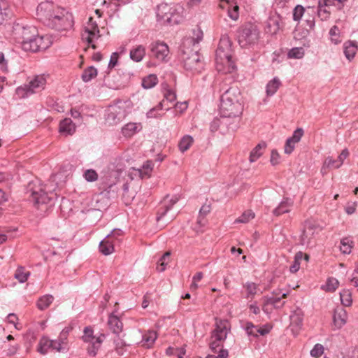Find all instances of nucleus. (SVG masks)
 I'll return each mask as SVG.
<instances>
[{"label": "nucleus", "instance_id": "7", "mask_svg": "<svg viewBox=\"0 0 358 358\" xmlns=\"http://www.w3.org/2000/svg\"><path fill=\"white\" fill-rule=\"evenodd\" d=\"M259 32L257 27L252 24H247L242 27L238 36V42L243 47L255 43L259 39Z\"/></svg>", "mask_w": 358, "mask_h": 358}, {"label": "nucleus", "instance_id": "51", "mask_svg": "<svg viewBox=\"0 0 358 358\" xmlns=\"http://www.w3.org/2000/svg\"><path fill=\"white\" fill-rule=\"evenodd\" d=\"M303 254L301 252H299L296 254L294 257V261L293 264L290 266V271L292 273H296L299 271L300 268V261L302 259Z\"/></svg>", "mask_w": 358, "mask_h": 358}, {"label": "nucleus", "instance_id": "34", "mask_svg": "<svg viewBox=\"0 0 358 358\" xmlns=\"http://www.w3.org/2000/svg\"><path fill=\"white\" fill-rule=\"evenodd\" d=\"M53 341L49 340L47 337L41 338L37 347V351L42 355H45L50 348H52Z\"/></svg>", "mask_w": 358, "mask_h": 358}, {"label": "nucleus", "instance_id": "18", "mask_svg": "<svg viewBox=\"0 0 358 358\" xmlns=\"http://www.w3.org/2000/svg\"><path fill=\"white\" fill-rule=\"evenodd\" d=\"M120 231H114L111 234L108 235L99 244V251L104 255H110L114 252L113 237L115 235L120 236Z\"/></svg>", "mask_w": 358, "mask_h": 358}, {"label": "nucleus", "instance_id": "33", "mask_svg": "<svg viewBox=\"0 0 358 358\" xmlns=\"http://www.w3.org/2000/svg\"><path fill=\"white\" fill-rule=\"evenodd\" d=\"M67 334L66 332H62L57 341H53L52 349L56 350L57 352H64L67 349L66 341Z\"/></svg>", "mask_w": 358, "mask_h": 358}, {"label": "nucleus", "instance_id": "8", "mask_svg": "<svg viewBox=\"0 0 358 358\" xmlns=\"http://www.w3.org/2000/svg\"><path fill=\"white\" fill-rule=\"evenodd\" d=\"M322 231V227L315 220H308L305 222L302 234L300 237L303 245L310 246L316 234Z\"/></svg>", "mask_w": 358, "mask_h": 358}, {"label": "nucleus", "instance_id": "32", "mask_svg": "<svg viewBox=\"0 0 358 358\" xmlns=\"http://www.w3.org/2000/svg\"><path fill=\"white\" fill-rule=\"evenodd\" d=\"M266 148V145L264 143H259L257 144L250 152L249 156V161L251 163L256 162L259 158H260Z\"/></svg>", "mask_w": 358, "mask_h": 358}, {"label": "nucleus", "instance_id": "28", "mask_svg": "<svg viewBox=\"0 0 358 358\" xmlns=\"http://www.w3.org/2000/svg\"><path fill=\"white\" fill-rule=\"evenodd\" d=\"M76 131L75 124L70 118H65L60 122L59 132L65 135H72Z\"/></svg>", "mask_w": 358, "mask_h": 358}, {"label": "nucleus", "instance_id": "29", "mask_svg": "<svg viewBox=\"0 0 358 358\" xmlns=\"http://www.w3.org/2000/svg\"><path fill=\"white\" fill-rule=\"evenodd\" d=\"M129 55L133 61L139 62L145 55V48L142 45H138L131 50Z\"/></svg>", "mask_w": 358, "mask_h": 358}, {"label": "nucleus", "instance_id": "41", "mask_svg": "<svg viewBox=\"0 0 358 358\" xmlns=\"http://www.w3.org/2000/svg\"><path fill=\"white\" fill-rule=\"evenodd\" d=\"M193 142L194 139L192 136L189 135L185 136L179 142V150L182 152L187 151L192 146Z\"/></svg>", "mask_w": 358, "mask_h": 358}, {"label": "nucleus", "instance_id": "10", "mask_svg": "<svg viewBox=\"0 0 358 358\" xmlns=\"http://www.w3.org/2000/svg\"><path fill=\"white\" fill-rule=\"evenodd\" d=\"M59 8L60 7L50 1H45L38 6L36 14L41 20L48 22L50 24Z\"/></svg>", "mask_w": 358, "mask_h": 358}, {"label": "nucleus", "instance_id": "43", "mask_svg": "<svg viewBox=\"0 0 358 358\" xmlns=\"http://www.w3.org/2000/svg\"><path fill=\"white\" fill-rule=\"evenodd\" d=\"M341 303L346 307L350 306L352 303V293L349 289H343L340 293Z\"/></svg>", "mask_w": 358, "mask_h": 358}, {"label": "nucleus", "instance_id": "27", "mask_svg": "<svg viewBox=\"0 0 358 358\" xmlns=\"http://www.w3.org/2000/svg\"><path fill=\"white\" fill-rule=\"evenodd\" d=\"M358 50L357 45L355 42L348 41L343 44V52L345 57L351 61L355 56Z\"/></svg>", "mask_w": 358, "mask_h": 358}, {"label": "nucleus", "instance_id": "46", "mask_svg": "<svg viewBox=\"0 0 358 358\" xmlns=\"http://www.w3.org/2000/svg\"><path fill=\"white\" fill-rule=\"evenodd\" d=\"M97 76V70L94 66H90L86 69L82 75V79L84 82H89Z\"/></svg>", "mask_w": 358, "mask_h": 358}, {"label": "nucleus", "instance_id": "35", "mask_svg": "<svg viewBox=\"0 0 358 358\" xmlns=\"http://www.w3.org/2000/svg\"><path fill=\"white\" fill-rule=\"evenodd\" d=\"M29 275L30 272L23 266H18L14 273V278L20 283L25 282Z\"/></svg>", "mask_w": 358, "mask_h": 358}, {"label": "nucleus", "instance_id": "22", "mask_svg": "<svg viewBox=\"0 0 358 358\" xmlns=\"http://www.w3.org/2000/svg\"><path fill=\"white\" fill-rule=\"evenodd\" d=\"M31 199L38 208L41 205L47 203L50 201L48 194L41 188L34 189L31 193Z\"/></svg>", "mask_w": 358, "mask_h": 358}, {"label": "nucleus", "instance_id": "3", "mask_svg": "<svg viewBox=\"0 0 358 358\" xmlns=\"http://www.w3.org/2000/svg\"><path fill=\"white\" fill-rule=\"evenodd\" d=\"M157 17L159 20L170 24H179L182 20L177 9L166 3H162L157 6Z\"/></svg>", "mask_w": 358, "mask_h": 358}, {"label": "nucleus", "instance_id": "47", "mask_svg": "<svg viewBox=\"0 0 358 358\" xmlns=\"http://www.w3.org/2000/svg\"><path fill=\"white\" fill-rule=\"evenodd\" d=\"M158 82L157 77L151 74L143 79L142 85L145 89L153 87Z\"/></svg>", "mask_w": 358, "mask_h": 358}, {"label": "nucleus", "instance_id": "26", "mask_svg": "<svg viewBox=\"0 0 358 358\" xmlns=\"http://www.w3.org/2000/svg\"><path fill=\"white\" fill-rule=\"evenodd\" d=\"M142 126L141 123L129 122L122 129V133L124 137L130 138L141 131Z\"/></svg>", "mask_w": 358, "mask_h": 358}, {"label": "nucleus", "instance_id": "20", "mask_svg": "<svg viewBox=\"0 0 358 358\" xmlns=\"http://www.w3.org/2000/svg\"><path fill=\"white\" fill-rule=\"evenodd\" d=\"M348 320V313L342 307L335 308L333 315V324L335 329H339L343 327Z\"/></svg>", "mask_w": 358, "mask_h": 358}, {"label": "nucleus", "instance_id": "54", "mask_svg": "<svg viewBox=\"0 0 358 358\" xmlns=\"http://www.w3.org/2000/svg\"><path fill=\"white\" fill-rule=\"evenodd\" d=\"M211 210L210 206L209 204H204L200 209L199 217V222L203 225H204V217L210 213Z\"/></svg>", "mask_w": 358, "mask_h": 358}, {"label": "nucleus", "instance_id": "9", "mask_svg": "<svg viewBox=\"0 0 358 358\" xmlns=\"http://www.w3.org/2000/svg\"><path fill=\"white\" fill-rule=\"evenodd\" d=\"M101 337H103V335L101 334L99 336H94L91 327H87L85 328L83 340L84 342L89 343L87 348L89 355L94 357L96 355L103 342Z\"/></svg>", "mask_w": 358, "mask_h": 358}, {"label": "nucleus", "instance_id": "31", "mask_svg": "<svg viewBox=\"0 0 358 358\" xmlns=\"http://www.w3.org/2000/svg\"><path fill=\"white\" fill-rule=\"evenodd\" d=\"M110 329L115 334H120L122 331L123 324L120 319L113 315H110L108 321Z\"/></svg>", "mask_w": 358, "mask_h": 358}, {"label": "nucleus", "instance_id": "55", "mask_svg": "<svg viewBox=\"0 0 358 358\" xmlns=\"http://www.w3.org/2000/svg\"><path fill=\"white\" fill-rule=\"evenodd\" d=\"M169 256H170V252H166L160 258V259L159 261V265L157 268L159 271L162 272L165 270V266L169 263Z\"/></svg>", "mask_w": 358, "mask_h": 358}, {"label": "nucleus", "instance_id": "36", "mask_svg": "<svg viewBox=\"0 0 358 358\" xmlns=\"http://www.w3.org/2000/svg\"><path fill=\"white\" fill-rule=\"evenodd\" d=\"M231 46V43L229 36L227 35H223L220 38L217 50H220L227 52H232Z\"/></svg>", "mask_w": 358, "mask_h": 358}, {"label": "nucleus", "instance_id": "11", "mask_svg": "<svg viewBox=\"0 0 358 358\" xmlns=\"http://www.w3.org/2000/svg\"><path fill=\"white\" fill-rule=\"evenodd\" d=\"M150 57L159 62H167L169 57V48L166 43L159 41L150 45Z\"/></svg>", "mask_w": 358, "mask_h": 358}, {"label": "nucleus", "instance_id": "38", "mask_svg": "<svg viewBox=\"0 0 358 358\" xmlns=\"http://www.w3.org/2000/svg\"><path fill=\"white\" fill-rule=\"evenodd\" d=\"M153 163L151 161H147L143 166L141 169L137 171L141 178H149L153 169Z\"/></svg>", "mask_w": 358, "mask_h": 358}, {"label": "nucleus", "instance_id": "45", "mask_svg": "<svg viewBox=\"0 0 358 358\" xmlns=\"http://www.w3.org/2000/svg\"><path fill=\"white\" fill-rule=\"evenodd\" d=\"M353 247V241L350 238H344L341 241L340 250L343 254H350Z\"/></svg>", "mask_w": 358, "mask_h": 358}, {"label": "nucleus", "instance_id": "2", "mask_svg": "<svg viewBox=\"0 0 358 358\" xmlns=\"http://www.w3.org/2000/svg\"><path fill=\"white\" fill-rule=\"evenodd\" d=\"M132 106V102L129 100L118 101L109 106L106 117L107 121L110 124H116L131 112Z\"/></svg>", "mask_w": 358, "mask_h": 358}, {"label": "nucleus", "instance_id": "6", "mask_svg": "<svg viewBox=\"0 0 358 358\" xmlns=\"http://www.w3.org/2000/svg\"><path fill=\"white\" fill-rule=\"evenodd\" d=\"M51 43L52 41L48 36H39L37 32L36 36L31 37L30 40L24 41L21 47L27 52H37L45 50L50 47Z\"/></svg>", "mask_w": 358, "mask_h": 358}, {"label": "nucleus", "instance_id": "58", "mask_svg": "<svg viewBox=\"0 0 358 358\" xmlns=\"http://www.w3.org/2000/svg\"><path fill=\"white\" fill-rule=\"evenodd\" d=\"M239 7L237 5L230 6L228 8V15L233 20H237L238 18Z\"/></svg>", "mask_w": 358, "mask_h": 358}, {"label": "nucleus", "instance_id": "25", "mask_svg": "<svg viewBox=\"0 0 358 358\" xmlns=\"http://www.w3.org/2000/svg\"><path fill=\"white\" fill-rule=\"evenodd\" d=\"M294 205V201L289 198L284 199L280 204L273 210V215L280 216L284 213L290 212Z\"/></svg>", "mask_w": 358, "mask_h": 358}, {"label": "nucleus", "instance_id": "4", "mask_svg": "<svg viewBox=\"0 0 358 358\" xmlns=\"http://www.w3.org/2000/svg\"><path fill=\"white\" fill-rule=\"evenodd\" d=\"M229 330V323L227 320L216 321V327L212 333L210 341V347L213 350L222 345L227 338Z\"/></svg>", "mask_w": 358, "mask_h": 358}, {"label": "nucleus", "instance_id": "48", "mask_svg": "<svg viewBox=\"0 0 358 358\" xmlns=\"http://www.w3.org/2000/svg\"><path fill=\"white\" fill-rule=\"evenodd\" d=\"M329 35L331 42L334 44H338L341 42L342 38L340 36V30L337 26H333L331 28Z\"/></svg>", "mask_w": 358, "mask_h": 358}, {"label": "nucleus", "instance_id": "13", "mask_svg": "<svg viewBox=\"0 0 358 358\" xmlns=\"http://www.w3.org/2000/svg\"><path fill=\"white\" fill-rule=\"evenodd\" d=\"M100 37L99 30L96 22L90 17L85 27V33L83 38L86 40L89 44H92V48L95 49L96 45L94 42Z\"/></svg>", "mask_w": 358, "mask_h": 358}, {"label": "nucleus", "instance_id": "40", "mask_svg": "<svg viewBox=\"0 0 358 358\" xmlns=\"http://www.w3.org/2000/svg\"><path fill=\"white\" fill-rule=\"evenodd\" d=\"M281 83L278 78H273L271 81H269L266 85V94L268 96L273 95L279 87L280 86Z\"/></svg>", "mask_w": 358, "mask_h": 358}, {"label": "nucleus", "instance_id": "24", "mask_svg": "<svg viewBox=\"0 0 358 358\" xmlns=\"http://www.w3.org/2000/svg\"><path fill=\"white\" fill-rule=\"evenodd\" d=\"M216 69L219 72L223 73H229L232 72L235 69V65L233 60L231 58H224L220 62L218 60H215Z\"/></svg>", "mask_w": 358, "mask_h": 358}, {"label": "nucleus", "instance_id": "19", "mask_svg": "<svg viewBox=\"0 0 358 358\" xmlns=\"http://www.w3.org/2000/svg\"><path fill=\"white\" fill-rule=\"evenodd\" d=\"M47 83V77L45 75L34 76L27 84L31 94L41 92L44 90Z\"/></svg>", "mask_w": 358, "mask_h": 358}, {"label": "nucleus", "instance_id": "53", "mask_svg": "<svg viewBox=\"0 0 358 358\" xmlns=\"http://www.w3.org/2000/svg\"><path fill=\"white\" fill-rule=\"evenodd\" d=\"M305 12V8L301 5H297L293 10V20L299 22L302 18Z\"/></svg>", "mask_w": 358, "mask_h": 358}, {"label": "nucleus", "instance_id": "57", "mask_svg": "<svg viewBox=\"0 0 358 358\" xmlns=\"http://www.w3.org/2000/svg\"><path fill=\"white\" fill-rule=\"evenodd\" d=\"M16 94L20 97V98H24V97H27L31 94H32L31 93V91H29V86L28 85H26L24 86H22V87H19L16 89Z\"/></svg>", "mask_w": 358, "mask_h": 358}, {"label": "nucleus", "instance_id": "21", "mask_svg": "<svg viewBox=\"0 0 358 358\" xmlns=\"http://www.w3.org/2000/svg\"><path fill=\"white\" fill-rule=\"evenodd\" d=\"M176 95L173 90L171 89H165L164 92V99L159 103L158 107L159 109H170L173 106H175Z\"/></svg>", "mask_w": 358, "mask_h": 358}, {"label": "nucleus", "instance_id": "16", "mask_svg": "<svg viewBox=\"0 0 358 358\" xmlns=\"http://www.w3.org/2000/svg\"><path fill=\"white\" fill-rule=\"evenodd\" d=\"M287 295L288 292L281 294V292L280 290H276L273 292V297L264 299V304L262 306L263 310L264 312H268L269 310V306H273L275 308H280L283 306L285 304V301L279 304L280 302V299L287 298Z\"/></svg>", "mask_w": 358, "mask_h": 358}, {"label": "nucleus", "instance_id": "37", "mask_svg": "<svg viewBox=\"0 0 358 358\" xmlns=\"http://www.w3.org/2000/svg\"><path fill=\"white\" fill-rule=\"evenodd\" d=\"M53 300L54 297L52 295H44L38 300L37 307L38 309L43 310L50 306Z\"/></svg>", "mask_w": 358, "mask_h": 358}, {"label": "nucleus", "instance_id": "63", "mask_svg": "<svg viewBox=\"0 0 358 358\" xmlns=\"http://www.w3.org/2000/svg\"><path fill=\"white\" fill-rule=\"evenodd\" d=\"M270 162L273 166H275L280 164V155L276 150H271Z\"/></svg>", "mask_w": 358, "mask_h": 358}, {"label": "nucleus", "instance_id": "59", "mask_svg": "<svg viewBox=\"0 0 358 358\" xmlns=\"http://www.w3.org/2000/svg\"><path fill=\"white\" fill-rule=\"evenodd\" d=\"M7 3L3 0H0V24L6 19L8 14L6 13Z\"/></svg>", "mask_w": 358, "mask_h": 358}, {"label": "nucleus", "instance_id": "42", "mask_svg": "<svg viewBox=\"0 0 358 358\" xmlns=\"http://www.w3.org/2000/svg\"><path fill=\"white\" fill-rule=\"evenodd\" d=\"M243 288H245L246 290L245 297L250 299L254 298L258 290L257 285L255 283L251 282H246L243 285Z\"/></svg>", "mask_w": 358, "mask_h": 358}, {"label": "nucleus", "instance_id": "1", "mask_svg": "<svg viewBox=\"0 0 358 358\" xmlns=\"http://www.w3.org/2000/svg\"><path fill=\"white\" fill-rule=\"evenodd\" d=\"M241 93L238 87H230L221 97L220 113L222 116L236 117L241 115L243 106Z\"/></svg>", "mask_w": 358, "mask_h": 358}, {"label": "nucleus", "instance_id": "30", "mask_svg": "<svg viewBox=\"0 0 358 358\" xmlns=\"http://www.w3.org/2000/svg\"><path fill=\"white\" fill-rule=\"evenodd\" d=\"M157 338V332L155 331L148 330L143 335L141 343L143 346L148 348H151Z\"/></svg>", "mask_w": 358, "mask_h": 358}, {"label": "nucleus", "instance_id": "39", "mask_svg": "<svg viewBox=\"0 0 358 358\" xmlns=\"http://www.w3.org/2000/svg\"><path fill=\"white\" fill-rule=\"evenodd\" d=\"M331 10L330 8H328L327 6L322 5V2L319 1L318 3V9H317V15L322 20H327L331 15Z\"/></svg>", "mask_w": 358, "mask_h": 358}, {"label": "nucleus", "instance_id": "14", "mask_svg": "<svg viewBox=\"0 0 358 358\" xmlns=\"http://www.w3.org/2000/svg\"><path fill=\"white\" fill-rule=\"evenodd\" d=\"M184 66L187 70L193 72H200L203 69V64L201 60L200 55L194 51H192L187 57H183Z\"/></svg>", "mask_w": 358, "mask_h": 358}, {"label": "nucleus", "instance_id": "60", "mask_svg": "<svg viewBox=\"0 0 358 358\" xmlns=\"http://www.w3.org/2000/svg\"><path fill=\"white\" fill-rule=\"evenodd\" d=\"M303 135V129L299 128L294 131L292 136L289 138L288 140L292 141L293 143H297L300 141Z\"/></svg>", "mask_w": 358, "mask_h": 358}, {"label": "nucleus", "instance_id": "12", "mask_svg": "<svg viewBox=\"0 0 358 358\" xmlns=\"http://www.w3.org/2000/svg\"><path fill=\"white\" fill-rule=\"evenodd\" d=\"M37 32L35 27H23L17 24L14 27L13 36L15 41L22 45L24 41L30 40L31 37L36 36Z\"/></svg>", "mask_w": 358, "mask_h": 358}, {"label": "nucleus", "instance_id": "56", "mask_svg": "<svg viewBox=\"0 0 358 358\" xmlns=\"http://www.w3.org/2000/svg\"><path fill=\"white\" fill-rule=\"evenodd\" d=\"M338 285L339 282L336 278L332 277L329 278L326 284L327 290L334 292L338 288Z\"/></svg>", "mask_w": 358, "mask_h": 358}, {"label": "nucleus", "instance_id": "49", "mask_svg": "<svg viewBox=\"0 0 358 358\" xmlns=\"http://www.w3.org/2000/svg\"><path fill=\"white\" fill-rule=\"evenodd\" d=\"M280 24L278 20L271 18L268 21L267 31L271 34H276L280 29Z\"/></svg>", "mask_w": 358, "mask_h": 358}, {"label": "nucleus", "instance_id": "17", "mask_svg": "<svg viewBox=\"0 0 358 358\" xmlns=\"http://www.w3.org/2000/svg\"><path fill=\"white\" fill-rule=\"evenodd\" d=\"M304 313L300 308H296L290 315V328L293 334L296 336L300 331L303 320Z\"/></svg>", "mask_w": 358, "mask_h": 358}, {"label": "nucleus", "instance_id": "50", "mask_svg": "<svg viewBox=\"0 0 358 358\" xmlns=\"http://www.w3.org/2000/svg\"><path fill=\"white\" fill-rule=\"evenodd\" d=\"M322 5L327 6L328 8L336 6L338 9H341L346 0H320Z\"/></svg>", "mask_w": 358, "mask_h": 358}, {"label": "nucleus", "instance_id": "44", "mask_svg": "<svg viewBox=\"0 0 358 358\" xmlns=\"http://www.w3.org/2000/svg\"><path fill=\"white\" fill-rule=\"evenodd\" d=\"M255 217V213L251 210H245L240 217L235 220V223L246 224Z\"/></svg>", "mask_w": 358, "mask_h": 358}, {"label": "nucleus", "instance_id": "61", "mask_svg": "<svg viewBox=\"0 0 358 358\" xmlns=\"http://www.w3.org/2000/svg\"><path fill=\"white\" fill-rule=\"evenodd\" d=\"M324 352V347L321 344H316L310 351V355L315 358L322 356Z\"/></svg>", "mask_w": 358, "mask_h": 358}, {"label": "nucleus", "instance_id": "62", "mask_svg": "<svg viewBox=\"0 0 358 358\" xmlns=\"http://www.w3.org/2000/svg\"><path fill=\"white\" fill-rule=\"evenodd\" d=\"M85 178L89 182H94L98 179L97 173L92 169L87 170L84 173Z\"/></svg>", "mask_w": 358, "mask_h": 358}, {"label": "nucleus", "instance_id": "23", "mask_svg": "<svg viewBox=\"0 0 358 358\" xmlns=\"http://www.w3.org/2000/svg\"><path fill=\"white\" fill-rule=\"evenodd\" d=\"M178 197H177L176 196H173V198H171L168 201L169 203H167L164 206V208L162 209L158 213V215L157 217V222H159L161 220L164 219L165 222H169L174 219V217H175L174 215H171V216L166 217V215H167L166 214H167V212L169 211V210L172 207V206H173L175 203H176L178 202Z\"/></svg>", "mask_w": 358, "mask_h": 358}, {"label": "nucleus", "instance_id": "5", "mask_svg": "<svg viewBox=\"0 0 358 358\" xmlns=\"http://www.w3.org/2000/svg\"><path fill=\"white\" fill-rule=\"evenodd\" d=\"M49 25L59 31L70 29L73 25V15L60 8Z\"/></svg>", "mask_w": 358, "mask_h": 358}, {"label": "nucleus", "instance_id": "15", "mask_svg": "<svg viewBox=\"0 0 358 358\" xmlns=\"http://www.w3.org/2000/svg\"><path fill=\"white\" fill-rule=\"evenodd\" d=\"M349 156V152L347 149L342 150L337 159L328 157L324 162L322 167V172L327 173L329 169H338L342 166L343 162Z\"/></svg>", "mask_w": 358, "mask_h": 358}, {"label": "nucleus", "instance_id": "52", "mask_svg": "<svg viewBox=\"0 0 358 358\" xmlns=\"http://www.w3.org/2000/svg\"><path fill=\"white\" fill-rule=\"evenodd\" d=\"M304 56L303 48H294L288 52V57L294 59H301Z\"/></svg>", "mask_w": 358, "mask_h": 358}, {"label": "nucleus", "instance_id": "64", "mask_svg": "<svg viewBox=\"0 0 358 358\" xmlns=\"http://www.w3.org/2000/svg\"><path fill=\"white\" fill-rule=\"evenodd\" d=\"M8 322L13 324L16 329H21L22 326L17 322L18 318L15 314L10 313L7 317Z\"/></svg>", "mask_w": 358, "mask_h": 358}]
</instances>
